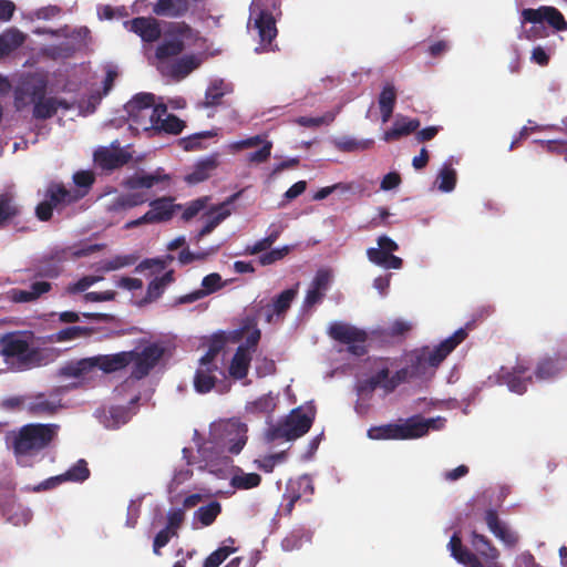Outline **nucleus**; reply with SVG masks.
I'll return each mask as SVG.
<instances>
[{
	"mask_svg": "<svg viewBox=\"0 0 567 567\" xmlns=\"http://www.w3.org/2000/svg\"><path fill=\"white\" fill-rule=\"evenodd\" d=\"M466 338V329L460 328L452 336L432 349L430 347H423L412 351L408 360V365L412 371V375H414L415 379L433 377L441 363Z\"/></svg>",
	"mask_w": 567,
	"mask_h": 567,
	"instance_id": "obj_1",
	"label": "nucleus"
},
{
	"mask_svg": "<svg viewBox=\"0 0 567 567\" xmlns=\"http://www.w3.org/2000/svg\"><path fill=\"white\" fill-rule=\"evenodd\" d=\"M55 423H29L13 435L12 449L17 456H33L47 449L58 436Z\"/></svg>",
	"mask_w": 567,
	"mask_h": 567,
	"instance_id": "obj_2",
	"label": "nucleus"
},
{
	"mask_svg": "<svg viewBox=\"0 0 567 567\" xmlns=\"http://www.w3.org/2000/svg\"><path fill=\"white\" fill-rule=\"evenodd\" d=\"M34 334L29 330L11 331L0 337V355L6 362L16 359L23 365H41L44 362L43 350L32 347Z\"/></svg>",
	"mask_w": 567,
	"mask_h": 567,
	"instance_id": "obj_3",
	"label": "nucleus"
},
{
	"mask_svg": "<svg viewBox=\"0 0 567 567\" xmlns=\"http://www.w3.org/2000/svg\"><path fill=\"white\" fill-rule=\"evenodd\" d=\"M125 111L136 130L150 132L157 114H166V105H155V97L152 93H138L125 104Z\"/></svg>",
	"mask_w": 567,
	"mask_h": 567,
	"instance_id": "obj_4",
	"label": "nucleus"
},
{
	"mask_svg": "<svg viewBox=\"0 0 567 567\" xmlns=\"http://www.w3.org/2000/svg\"><path fill=\"white\" fill-rule=\"evenodd\" d=\"M248 427L239 419H229L216 424L212 434L218 445L226 449L230 454H239L247 443Z\"/></svg>",
	"mask_w": 567,
	"mask_h": 567,
	"instance_id": "obj_5",
	"label": "nucleus"
},
{
	"mask_svg": "<svg viewBox=\"0 0 567 567\" xmlns=\"http://www.w3.org/2000/svg\"><path fill=\"white\" fill-rule=\"evenodd\" d=\"M328 334L334 341L348 346V352L355 357H363L368 353L367 341L369 334L365 330L355 326L336 321L329 326Z\"/></svg>",
	"mask_w": 567,
	"mask_h": 567,
	"instance_id": "obj_6",
	"label": "nucleus"
},
{
	"mask_svg": "<svg viewBox=\"0 0 567 567\" xmlns=\"http://www.w3.org/2000/svg\"><path fill=\"white\" fill-rule=\"evenodd\" d=\"M62 394L63 390L61 388L29 393L27 401V414L34 417L54 416L64 408Z\"/></svg>",
	"mask_w": 567,
	"mask_h": 567,
	"instance_id": "obj_7",
	"label": "nucleus"
},
{
	"mask_svg": "<svg viewBox=\"0 0 567 567\" xmlns=\"http://www.w3.org/2000/svg\"><path fill=\"white\" fill-rule=\"evenodd\" d=\"M312 421V416L302 413L300 409H295L284 422L268 430L267 437L269 441L298 439L310 430Z\"/></svg>",
	"mask_w": 567,
	"mask_h": 567,
	"instance_id": "obj_8",
	"label": "nucleus"
},
{
	"mask_svg": "<svg viewBox=\"0 0 567 567\" xmlns=\"http://www.w3.org/2000/svg\"><path fill=\"white\" fill-rule=\"evenodd\" d=\"M298 288L299 284H296L295 287L281 291L272 299L271 302L264 303L261 300L256 306L257 315L264 316L267 323H277L282 321L290 309L292 301L298 296Z\"/></svg>",
	"mask_w": 567,
	"mask_h": 567,
	"instance_id": "obj_9",
	"label": "nucleus"
},
{
	"mask_svg": "<svg viewBox=\"0 0 567 567\" xmlns=\"http://www.w3.org/2000/svg\"><path fill=\"white\" fill-rule=\"evenodd\" d=\"M174 197L164 196L150 202V210L137 219L131 220L126 224V228L138 227L144 224H158L165 223L173 218L177 209L182 206L174 204Z\"/></svg>",
	"mask_w": 567,
	"mask_h": 567,
	"instance_id": "obj_10",
	"label": "nucleus"
},
{
	"mask_svg": "<svg viewBox=\"0 0 567 567\" xmlns=\"http://www.w3.org/2000/svg\"><path fill=\"white\" fill-rule=\"evenodd\" d=\"M377 243L378 247L367 249L368 260L384 269H401L402 258L393 255L399 249V245L386 235L378 237Z\"/></svg>",
	"mask_w": 567,
	"mask_h": 567,
	"instance_id": "obj_11",
	"label": "nucleus"
},
{
	"mask_svg": "<svg viewBox=\"0 0 567 567\" xmlns=\"http://www.w3.org/2000/svg\"><path fill=\"white\" fill-rule=\"evenodd\" d=\"M470 544L474 553V559H470V567H503L498 561L499 550L485 535L473 530Z\"/></svg>",
	"mask_w": 567,
	"mask_h": 567,
	"instance_id": "obj_12",
	"label": "nucleus"
},
{
	"mask_svg": "<svg viewBox=\"0 0 567 567\" xmlns=\"http://www.w3.org/2000/svg\"><path fill=\"white\" fill-rule=\"evenodd\" d=\"M250 20L254 21V29L257 30L260 39V47L256 48V52H274L278 50V45L274 44L278 30L272 13L268 10H259L258 12L251 10Z\"/></svg>",
	"mask_w": 567,
	"mask_h": 567,
	"instance_id": "obj_13",
	"label": "nucleus"
},
{
	"mask_svg": "<svg viewBox=\"0 0 567 567\" xmlns=\"http://www.w3.org/2000/svg\"><path fill=\"white\" fill-rule=\"evenodd\" d=\"M133 351L131 377L141 380L148 375L151 370L156 367L163 358L165 349L158 343H150L141 352Z\"/></svg>",
	"mask_w": 567,
	"mask_h": 567,
	"instance_id": "obj_14",
	"label": "nucleus"
},
{
	"mask_svg": "<svg viewBox=\"0 0 567 567\" xmlns=\"http://www.w3.org/2000/svg\"><path fill=\"white\" fill-rule=\"evenodd\" d=\"M218 377H225L223 367L218 361L199 359L194 375V389L202 394L208 393L215 388Z\"/></svg>",
	"mask_w": 567,
	"mask_h": 567,
	"instance_id": "obj_15",
	"label": "nucleus"
},
{
	"mask_svg": "<svg viewBox=\"0 0 567 567\" xmlns=\"http://www.w3.org/2000/svg\"><path fill=\"white\" fill-rule=\"evenodd\" d=\"M523 23L542 24L546 22L551 28L561 31L567 29V22L561 12L555 7L542 6L537 9L522 11Z\"/></svg>",
	"mask_w": 567,
	"mask_h": 567,
	"instance_id": "obj_16",
	"label": "nucleus"
},
{
	"mask_svg": "<svg viewBox=\"0 0 567 567\" xmlns=\"http://www.w3.org/2000/svg\"><path fill=\"white\" fill-rule=\"evenodd\" d=\"M444 420L424 419L421 415H413L400 424L402 429V440L419 439L429 433L431 429L439 430L443 425Z\"/></svg>",
	"mask_w": 567,
	"mask_h": 567,
	"instance_id": "obj_17",
	"label": "nucleus"
},
{
	"mask_svg": "<svg viewBox=\"0 0 567 567\" xmlns=\"http://www.w3.org/2000/svg\"><path fill=\"white\" fill-rule=\"evenodd\" d=\"M65 260V252L54 251L43 256L37 262H34L31 271L33 278H58L63 271V261Z\"/></svg>",
	"mask_w": 567,
	"mask_h": 567,
	"instance_id": "obj_18",
	"label": "nucleus"
},
{
	"mask_svg": "<svg viewBox=\"0 0 567 567\" xmlns=\"http://www.w3.org/2000/svg\"><path fill=\"white\" fill-rule=\"evenodd\" d=\"M484 520L489 532L505 546L512 548L518 544V534L511 529L507 524L499 518L496 509L489 508L485 511Z\"/></svg>",
	"mask_w": 567,
	"mask_h": 567,
	"instance_id": "obj_19",
	"label": "nucleus"
},
{
	"mask_svg": "<svg viewBox=\"0 0 567 567\" xmlns=\"http://www.w3.org/2000/svg\"><path fill=\"white\" fill-rule=\"evenodd\" d=\"M240 193L233 194L219 205L210 207L205 214L206 223L197 234V241L210 234L224 219L230 215L229 205L233 204Z\"/></svg>",
	"mask_w": 567,
	"mask_h": 567,
	"instance_id": "obj_20",
	"label": "nucleus"
},
{
	"mask_svg": "<svg viewBox=\"0 0 567 567\" xmlns=\"http://www.w3.org/2000/svg\"><path fill=\"white\" fill-rule=\"evenodd\" d=\"M567 367V355L556 353L545 355L537 362L535 377L538 380H550L558 377Z\"/></svg>",
	"mask_w": 567,
	"mask_h": 567,
	"instance_id": "obj_21",
	"label": "nucleus"
},
{
	"mask_svg": "<svg viewBox=\"0 0 567 567\" xmlns=\"http://www.w3.org/2000/svg\"><path fill=\"white\" fill-rule=\"evenodd\" d=\"M130 153L122 150H110L107 147H100L94 153L95 164L105 171H113L122 167L131 161Z\"/></svg>",
	"mask_w": 567,
	"mask_h": 567,
	"instance_id": "obj_22",
	"label": "nucleus"
},
{
	"mask_svg": "<svg viewBox=\"0 0 567 567\" xmlns=\"http://www.w3.org/2000/svg\"><path fill=\"white\" fill-rule=\"evenodd\" d=\"M85 196V192L69 190L63 184L51 183L45 192V199L53 208L70 205Z\"/></svg>",
	"mask_w": 567,
	"mask_h": 567,
	"instance_id": "obj_23",
	"label": "nucleus"
},
{
	"mask_svg": "<svg viewBox=\"0 0 567 567\" xmlns=\"http://www.w3.org/2000/svg\"><path fill=\"white\" fill-rule=\"evenodd\" d=\"M96 368L99 369L96 355L83 358L66 362L59 369V375L63 378L85 379L90 377Z\"/></svg>",
	"mask_w": 567,
	"mask_h": 567,
	"instance_id": "obj_24",
	"label": "nucleus"
},
{
	"mask_svg": "<svg viewBox=\"0 0 567 567\" xmlns=\"http://www.w3.org/2000/svg\"><path fill=\"white\" fill-rule=\"evenodd\" d=\"M200 65V60L194 54L184 55L172 63L163 64L161 71L163 74L179 81L185 79L189 73Z\"/></svg>",
	"mask_w": 567,
	"mask_h": 567,
	"instance_id": "obj_25",
	"label": "nucleus"
},
{
	"mask_svg": "<svg viewBox=\"0 0 567 567\" xmlns=\"http://www.w3.org/2000/svg\"><path fill=\"white\" fill-rule=\"evenodd\" d=\"M231 91L230 84L225 83L223 80H215L206 89L205 97L197 103V107L210 109L221 105L224 96Z\"/></svg>",
	"mask_w": 567,
	"mask_h": 567,
	"instance_id": "obj_26",
	"label": "nucleus"
},
{
	"mask_svg": "<svg viewBox=\"0 0 567 567\" xmlns=\"http://www.w3.org/2000/svg\"><path fill=\"white\" fill-rule=\"evenodd\" d=\"M133 351H122L114 354L96 355L99 369L104 373H113L123 370L132 363Z\"/></svg>",
	"mask_w": 567,
	"mask_h": 567,
	"instance_id": "obj_27",
	"label": "nucleus"
},
{
	"mask_svg": "<svg viewBox=\"0 0 567 567\" xmlns=\"http://www.w3.org/2000/svg\"><path fill=\"white\" fill-rule=\"evenodd\" d=\"M532 381V375L522 377L505 367H502L497 373V382L507 385L509 391L517 394H524Z\"/></svg>",
	"mask_w": 567,
	"mask_h": 567,
	"instance_id": "obj_28",
	"label": "nucleus"
},
{
	"mask_svg": "<svg viewBox=\"0 0 567 567\" xmlns=\"http://www.w3.org/2000/svg\"><path fill=\"white\" fill-rule=\"evenodd\" d=\"M131 30L145 42H154L161 37V28L155 19L138 17L131 21Z\"/></svg>",
	"mask_w": 567,
	"mask_h": 567,
	"instance_id": "obj_29",
	"label": "nucleus"
},
{
	"mask_svg": "<svg viewBox=\"0 0 567 567\" xmlns=\"http://www.w3.org/2000/svg\"><path fill=\"white\" fill-rule=\"evenodd\" d=\"M250 362L251 353L247 351V347H238L228 368L229 375L243 380L248 374Z\"/></svg>",
	"mask_w": 567,
	"mask_h": 567,
	"instance_id": "obj_30",
	"label": "nucleus"
},
{
	"mask_svg": "<svg viewBox=\"0 0 567 567\" xmlns=\"http://www.w3.org/2000/svg\"><path fill=\"white\" fill-rule=\"evenodd\" d=\"M189 9L188 0H157L153 6V12L159 17L179 18Z\"/></svg>",
	"mask_w": 567,
	"mask_h": 567,
	"instance_id": "obj_31",
	"label": "nucleus"
},
{
	"mask_svg": "<svg viewBox=\"0 0 567 567\" xmlns=\"http://www.w3.org/2000/svg\"><path fill=\"white\" fill-rule=\"evenodd\" d=\"M153 123L154 126L152 132L157 134L164 132L167 134L178 135L186 126L183 120L174 114H168L167 112L166 114L158 113Z\"/></svg>",
	"mask_w": 567,
	"mask_h": 567,
	"instance_id": "obj_32",
	"label": "nucleus"
},
{
	"mask_svg": "<svg viewBox=\"0 0 567 567\" xmlns=\"http://www.w3.org/2000/svg\"><path fill=\"white\" fill-rule=\"evenodd\" d=\"M6 520L14 526H25L32 519V512L20 503H9L3 508Z\"/></svg>",
	"mask_w": 567,
	"mask_h": 567,
	"instance_id": "obj_33",
	"label": "nucleus"
},
{
	"mask_svg": "<svg viewBox=\"0 0 567 567\" xmlns=\"http://www.w3.org/2000/svg\"><path fill=\"white\" fill-rule=\"evenodd\" d=\"M421 123L417 118H405L395 121L393 126L384 132L383 140L385 142H392L406 136L413 132H416Z\"/></svg>",
	"mask_w": 567,
	"mask_h": 567,
	"instance_id": "obj_34",
	"label": "nucleus"
},
{
	"mask_svg": "<svg viewBox=\"0 0 567 567\" xmlns=\"http://www.w3.org/2000/svg\"><path fill=\"white\" fill-rule=\"evenodd\" d=\"M68 110L70 106L65 100L56 99V97H45L42 101H39L33 106V116L37 120H47L51 118L58 112V109Z\"/></svg>",
	"mask_w": 567,
	"mask_h": 567,
	"instance_id": "obj_35",
	"label": "nucleus"
},
{
	"mask_svg": "<svg viewBox=\"0 0 567 567\" xmlns=\"http://www.w3.org/2000/svg\"><path fill=\"white\" fill-rule=\"evenodd\" d=\"M379 107L381 112L382 122L386 123L391 118L395 103L396 90L393 84L386 83L379 95Z\"/></svg>",
	"mask_w": 567,
	"mask_h": 567,
	"instance_id": "obj_36",
	"label": "nucleus"
},
{
	"mask_svg": "<svg viewBox=\"0 0 567 567\" xmlns=\"http://www.w3.org/2000/svg\"><path fill=\"white\" fill-rule=\"evenodd\" d=\"M93 329L89 327L72 326L63 328L48 337L50 342H66L80 338H86L93 334Z\"/></svg>",
	"mask_w": 567,
	"mask_h": 567,
	"instance_id": "obj_37",
	"label": "nucleus"
},
{
	"mask_svg": "<svg viewBox=\"0 0 567 567\" xmlns=\"http://www.w3.org/2000/svg\"><path fill=\"white\" fill-rule=\"evenodd\" d=\"M185 49V43L182 39L174 37L164 40L157 48L155 56L161 61L162 65L166 64L165 60L179 55Z\"/></svg>",
	"mask_w": 567,
	"mask_h": 567,
	"instance_id": "obj_38",
	"label": "nucleus"
},
{
	"mask_svg": "<svg viewBox=\"0 0 567 567\" xmlns=\"http://www.w3.org/2000/svg\"><path fill=\"white\" fill-rule=\"evenodd\" d=\"M174 281V271L168 270L163 276L153 279L146 290L144 302H153L162 297L166 287Z\"/></svg>",
	"mask_w": 567,
	"mask_h": 567,
	"instance_id": "obj_39",
	"label": "nucleus"
},
{
	"mask_svg": "<svg viewBox=\"0 0 567 567\" xmlns=\"http://www.w3.org/2000/svg\"><path fill=\"white\" fill-rule=\"evenodd\" d=\"M20 215V208L11 193L0 194V228Z\"/></svg>",
	"mask_w": 567,
	"mask_h": 567,
	"instance_id": "obj_40",
	"label": "nucleus"
},
{
	"mask_svg": "<svg viewBox=\"0 0 567 567\" xmlns=\"http://www.w3.org/2000/svg\"><path fill=\"white\" fill-rule=\"evenodd\" d=\"M333 144L340 152L354 153L370 150L374 145V141L372 138L358 140L351 136H342L334 140Z\"/></svg>",
	"mask_w": 567,
	"mask_h": 567,
	"instance_id": "obj_41",
	"label": "nucleus"
},
{
	"mask_svg": "<svg viewBox=\"0 0 567 567\" xmlns=\"http://www.w3.org/2000/svg\"><path fill=\"white\" fill-rule=\"evenodd\" d=\"M25 41V35L17 30L11 29L0 35V58L9 55Z\"/></svg>",
	"mask_w": 567,
	"mask_h": 567,
	"instance_id": "obj_42",
	"label": "nucleus"
},
{
	"mask_svg": "<svg viewBox=\"0 0 567 567\" xmlns=\"http://www.w3.org/2000/svg\"><path fill=\"white\" fill-rule=\"evenodd\" d=\"M217 167V161L215 157H208L204 161L198 162L193 172L186 176V182L189 184H198L206 181L210 173Z\"/></svg>",
	"mask_w": 567,
	"mask_h": 567,
	"instance_id": "obj_43",
	"label": "nucleus"
},
{
	"mask_svg": "<svg viewBox=\"0 0 567 567\" xmlns=\"http://www.w3.org/2000/svg\"><path fill=\"white\" fill-rule=\"evenodd\" d=\"M449 549L452 557L465 567H470V559H474V553L463 546L462 539L457 533H454L449 542Z\"/></svg>",
	"mask_w": 567,
	"mask_h": 567,
	"instance_id": "obj_44",
	"label": "nucleus"
},
{
	"mask_svg": "<svg viewBox=\"0 0 567 567\" xmlns=\"http://www.w3.org/2000/svg\"><path fill=\"white\" fill-rule=\"evenodd\" d=\"M165 179H168V176L161 175L158 172L154 174H135L127 178L124 185L131 189L151 188Z\"/></svg>",
	"mask_w": 567,
	"mask_h": 567,
	"instance_id": "obj_45",
	"label": "nucleus"
},
{
	"mask_svg": "<svg viewBox=\"0 0 567 567\" xmlns=\"http://www.w3.org/2000/svg\"><path fill=\"white\" fill-rule=\"evenodd\" d=\"M371 440H402V429L398 423L372 426L368 430Z\"/></svg>",
	"mask_w": 567,
	"mask_h": 567,
	"instance_id": "obj_46",
	"label": "nucleus"
},
{
	"mask_svg": "<svg viewBox=\"0 0 567 567\" xmlns=\"http://www.w3.org/2000/svg\"><path fill=\"white\" fill-rule=\"evenodd\" d=\"M261 483V476L257 473H246L237 467L230 478V485L236 489H250L258 487Z\"/></svg>",
	"mask_w": 567,
	"mask_h": 567,
	"instance_id": "obj_47",
	"label": "nucleus"
},
{
	"mask_svg": "<svg viewBox=\"0 0 567 567\" xmlns=\"http://www.w3.org/2000/svg\"><path fill=\"white\" fill-rule=\"evenodd\" d=\"M221 513V505L217 501H212L207 505L200 506L194 513V519L199 522L203 527L210 526Z\"/></svg>",
	"mask_w": 567,
	"mask_h": 567,
	"instance_id": "obj_48",
	"label": "nucleus"
},
{
	"mask_svg": "<svg viewBox=\"0 0 567 567\" xmlns=\"http://www.w3.org/2000/svg\"><path fill=\"white\" fill-rule=\"evenodd\" d=\"M276 408V400L271 394H264L246 405L247 413L254 415H269Z\"/></svg>",
	"mask_w": 567,
	"mask_h": 567,
	"instance_id": "obj_49",
	"label": "nucleus"
},
{
	"mask_svg": "<svg viewBox=\"0 0 567 567\" xmlns=\"http://www.w3.org/2000/svg\"><path fill=\"white\" fill-rule=\"evenodd\" d=\"M295 484H288L286 493L284 494V499H290L296 504L301 498V492L313 494L315 487L309 477L303 476L300 477Z\"/></svg>",
	"mask_w": 567,
	"mask_h": 567,
	"instance_id": "obj_50",
	"label": "nucleus"
},
{
	"mask_svg": "<svg viewBox=\"0 0 567 567\" xmlns=\"http://www.w3.org/2000/svg\"><path fill=\"white\" fill-rule=\"evenodd\" d=\"M90 468L85 460H79L65 473L62 474L64 482L82 483L90 477Z\"/></svg>",
	"mask_w": 567,
	"mask_h": 567,
	"instance_id": "obj_51",
	"label": "nucleus"
},
{
	"mask_svg": "<svg viewBox=\"0 0 567 567\" xmlns=\"http://www.w3.org/2000/svg\"><path fill=\"white\" fill-rule=\"evenodd\" d=\"M146 202L147 197L144 193H128L116 197L113 203V208L116 210L130 209L143 205Z\"/></svg>",
	"mask_w": 567,
	"mask_h": 567,
	"instance_id": "obj_52",
	"label": "nucleus"
},
{
	"mask_svg": "<svg viewBox=\"0 0 567 567\" xmlns=\"http://www.w3.org/2000/svg\"><path fill=\"white\" fill-rule=\"evenodd\" d=\"M249 334L247 336L245 342L240 344L239 347H247V351L251 353V351H255L257 348L259 340L261 338V332L257 328L256 319L247 317L244 321V326L241 328L243 331L250 330Z\"/></svg>",
	"mask_w": 567,
	"mask_h": 567,
	"instance_id": "obj_53",
	"label": "nucleus"
},
{
	"mask_svg": "<svg viewBox=\"0 0 567 567\" xmlns=\"http://www.w3.org/2000/svg\"><path fill=\"white\" fill-rule=\"evenodd\" d=\"M227 339L223 332L214 334L208 343V349L200 359L217 361L219 353L225 349Z\"/></svg>",
	"mask_w": 567,
	"mask_h": 567,
	"instance_id": "obj_54",
	"label": "nucleus"
},
{
	"mask_svg": "<svg viewBox=\"0 0 567 567\" xmlns=\"http://www.w3.org/2000/svg\"><path fill=\"white\" fill-rule=\"evenodd\" d=\"M235 551L233 546H221L206 557L203 567H219Z\"/></svg>",
	"mask_w": 567,
	"mask_h": 567,
	"instance_id": "obj_55",
	"label": "nucleus"
},
{
	"mask_svg": "<svg viewBox=\"0 0 567 567\" xmlns=\"http://www.w3.org/2000/svg\"><path fill=\"white\" fill-rule=\"evenodd\" d=\"M439 189L445 193L452 192L456 185V172L445 164L439 174Z\"/></svg>",
	"mask_w": 567,
	"mask_h": 567,
	"instance_id": "obj_56",
	"label": "nucleus"
},
{
	"mask_svg": "<svg viewBox=\"0 0 567 567\" xmlns=\"http://www.w3.org/2000/svg\"><path fill=\"white\" fill-rule=\"evenodd\" d=\"M136 257L133 255L115 256L110 260L102 262L100 269L103 271H113L127 266H132L136 261Z\"/></svg>",
	"mask_w": 567,
	"mask_h": 567,
	"instance_id": "obj_57",
	"label": "nucleus"
},
{
	"mask_svg": "<svg viewBox=\"0 0 567 567\" xmlns=\"http://www.w3.org/2000/svg\"><path fill=\"white\" fill-rule=\"evenodd\" d=\"M215 135H216V133L213 131H204V132L195 133L188 137L182 138L179 141V144L182 145V147L185 151L200 150L202 148L200 140L210 138V137H214Z\"/></svg>",
	"mask_w": 567,
	"mask_h": 567,
	"instance_id": "obj_58",
	"label": "nucleus"
},
{
	"mask_svg": "<svg viewBox=\"0 0 567 567\" xmlns=\"http://www.w3.org/2000/svg\"><path fill=\"white\" fill-rule=\"evenodd\" d=\"M411 379L415 378L412 375V371L409 365L398 370L393 375H391L390 381L385 384V392H393L400 384L408 382Z\"/></svg>",
	"mask_w": 567,
	"mask_h": 567,
	"instance_id": "obj_59",
	"label": "nucleus"
},
{
	"mask_svg": "<svg viewBox=\"0 0 567 567\" xmlns=\"http://www.w3.org/2000/svg\"><path fill=\"white\" fill-rule=\"evenodd\" d=\"M209 198L208 197H200L195 200H192L184 209L182 214V218L185 221H189L195 216H197L202 210H204L207 207Z\"/></svg>",
	"mask_w": 567,
	"mask_h": 567,
	"instance_id": "obj_60",
	"label": "nucleus"
},
{
	"mask_svg": "<svg viewBox=\"0 0 567 567\" xmlns=\"http://www.w3.org/2000/svg\"><path fill=\"white\" fill-rule=\"evenodd\" d=\"M290 246H284L281 248H276L270 251H267L259 257V264L261 266L272 265L284 259L290 252Z\"/></svg>",
	"mask_w": 567,
	"mask_h": 567,
	"instance_id": "obj_61",
	"label": "nucleus"
},
{
	"mask_svg": "<svg viewBox=\"0 0 567 567\" xmlns=\"http://www.w3.org/2000/svg\"><path fill=\"white\" fill-rule=\"evenodd\" d=\"M100 280H102V277L84 276L81 279H79L76 282L70 284L66 287V292L70 295H74L78 292L85 291L86 289H89L91 286H93L94 284H96Z\"/></svg>",
	"mask_w": 567,
	"mask_h": 567,
	"instance_id": "obj_62",
	"label": "nucleus"
},
{
	"mask_svg": "<svg viewBox=\"0 0 567 567\" xmlns=\"http://www.w3.org/2000/svg\"><path fill=\"white\" fill-rule=\"evenodd\" d=\"M23 93L30 97V102L33 103L34 106L35 103L45 99L47 83L44 81H39L27 86Z\"/></svg>",
	"mask_w": 567,
	"mask_h": 567,
	"instance_id": "obj_63",
	"label": "nucleus"
},
{
	"mask_svg": "<svg viewBox=\"0 0 567 567\" xmlns=\"http://www.w3.org/2000/svg\"><path fill=\"white\" fill-rule=\"evenodd\" d=\"M331 281V275L326 269H319L312 279L310 287L322 292L326 296Z\"/></svg>",
	"mask_w": 567,
	"mask_h": 567,
	"instance_id": "obj_64",
	"label": "nucleus"
}]
</instances>
